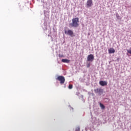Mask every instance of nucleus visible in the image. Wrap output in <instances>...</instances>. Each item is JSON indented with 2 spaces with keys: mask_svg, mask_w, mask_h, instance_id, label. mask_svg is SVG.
Here are the masks:
<instances>
[{
  "mask_svg": "<svg viewBox=\"0 0 131 131\" xmlns=\"http://www.w3.org/2000/svg\"><path fill=\"white\" fill-rule=\"evenodd\" d=\"M72 23L69 24L71 27H78L79 26V18L78 17H75L72 19Z\"/></svg>",
  "mask_w": 131,
  "mask_h": 131,
  "instance_id": "1",
  "label": "nucleus"
},
{
  "mask_svg": "<svg viewBox=\"0 0 131 131\" xmlns=\"http://www.w3.org/2000/svg\"><path fill=\"white\" fill-rule=\"evenodd\" d=\"M64 33L67 35H69L70 36H71V37H73V36H75V35L74 34V32H73V31L69 29H68L67 30V29L66 28L64 29Z\"/></svg>",
  "mask_w": 131,
  "mask_h": 131,
  "instance_id": "2",
  "label": "nucleus"
},
{
  "mask_svg": "<svg viewBox=\"0 0 131 131\" xmlns=\"http://www.w3.org/2000/svg\"><path fill=\"white\" fill-rule=\"evenodd\" d=\"M57 80H58V81H60V84H63L65 83V77L63 76H59L56 78Z\"/></svg>",
  "mask_w": 131,
  "mask_h": 131,
  "instance_id": "3",
  "label": "nucleus"
},
{
  "mask_svg": "<svg viewBox=\"0 0 131 131\" xmlns=\"http://www.w3.org/2000/svg\"><path fill=\"white\" fill-rule=\"evenodd\" d=\"M94 59H95L94 55L90 54L88 56L87 61H88L89 62H93V61H94Z\"/></svg>",
  "mask_w": 131,
  "mask_h": 131,
  "instance_id": "4",
  "label": "nucleus"
},
{
  "mask_svg": "<svg viewBox=\"0 0 131 131\" xmlns=\"http://www.w3.org/2000/svg\"><path fill=\"white\" fill-rule=\"evenodd\" d=\"M94 5L93 3V0H87L86 2V8H91Z\"/></svg>",
  "mask_w": 131,
  "mask_h": 131,
  "instance_id": "5",
  "label": "nucleus"
},
{
  "mask_svg": "<svg viewBox=\"0 0 131 131\" xmlns=\"http://www.w3.org/2000/svg\"><path fill=\"white\" fill-rule=\"evenodd\" d=\"M94 92L96 94H101V93H103V89H96L94 90Z\"/></svg>",
  "mask_w": 131,
  "mask_h": 131,
  "instance_id": "6",
  "label": "nucleus"
},
{
  "mask_svg": "<svg viewBox=\"0 0 131 131\" xmlns=\"http://www.w3.org/2000/svg\"><path fill=\"white\" fill-rule=\"evenodd\" d=\"M99 84L101 85V86H105V85H107V83L106 81H100Z\"/></svg>",
  "mask_w": 131,
  "mask_h": 131,
  "instance_id": "7",
  "label": "nucleus"
},
{
  "mask_svg": "<svg viewBox=\"0 0 131 131\" xmlns=\"http://www.w3.org/2000/svg\"><path fill=\"white\" fill-rule=\"evenodd\" d=\"M108 53L110 54H113V53H115V50L113 48H110L108 50Z\"/></svg>",
  "mask_w": 131,
  "mask_h": 131,
  "instance_id": "8",
  "label": "nucleus"
},
{
  "mask_svg": "<svg viewBox=\"0 0 131 131\" xmlns=\"http://www.w3.org/2000/svg\"><path fill=\"white\" fill-rule=\"evenodd\" d=\"M61 62H63V63H69V62H70V60L67 59H62L61 60Z\"/></svg>",
  "mask_w": 131,
  "mask_h": 131,
  "instance_id": "9",
  "label": "nucleus"
},
{
  "mask_svg": "<svg viewBox=\"0 0 131 131\" xmlns=\"http://www.w3.org/2000/svg\"><path fill=\"white\" fill-rule=\"evenodd\" d=\"M99 104H100V106L101 109H105V105L104 104H103L101 103Z\"/></svg>",
  "mask_w": 131,
  "mask_h": 131,
  "instance_id": "10",
  "label": "nucleus"
},
{
  "mask_svg": "<svg viewBox=\"0 0 131 131\" xmlns=\"http://www.w3.org/2000/svg\"><path fill=\"white\" fill-rule=\"evenodd\" d=\"M72 88H73V86L72 85V84H70V85H69V89L70 90H71V89H72Z\"/></svg>",
  "mask_w": 131,
  "mask_h": 131,
  "instance_id": "11",
  "label": "nucleus"
},
{
  "mask_svg": "<svg viewBox=\"0 0 131 131\" xmlns=\"http://www.w3.org/2000/svg\"><path fill=\"white\" fill-rule=\"evenodd\" d=\"M127 53L131 54V48H130L129 50H127Z\"/></svg>",
  "mask_w": 131,
  "mask_h": 131,
  "instance_id": "12",
  "label": "nucleus"
},
{
  "mask_svg": "<svg viewBox=\"0 0 131 131\" xmlns=\"http://www.w3.org/2000/svg\"><path fill=\"white\" fill-rule=\"evenodd\" d=\"M80 128H79V127H78L76 128L75 131H80Z\"/></svg>",
  "mask_w": 131,
  "mask_h": 131,
  "instance_id": "13",
  "label": "nucleus"
},
{
  "mask_svg": "<svg viewBox=\"0 0 131 131\" xmlns=\"http://www.w3.org/2000/svg\"><path fill=\"white\" fill-rule=\"evenodd\" d=\"M90 66H91V64H90V63H88V64L86 65L87 68H90Z\"/></svg>",
  "mask_w": 131,
  "mask_h": 131,
  "instance_id": "14",
  "label": "nucleus"
},
{
  "mask_svg": "<svg viewBox=\"0 0 131 131\" xmlns=\"http://www.w3.org/2000/svg\"><path fill=\"white\" fill-rule=\"evenodd\" d=\"M117 18H120V16H119L118 14H117Z\"/></svg>",
  "mask_w": 131,
  "mask_h": 131,
  "instance_id": "15",
  "label": "nucleus"
}]
</instances>
